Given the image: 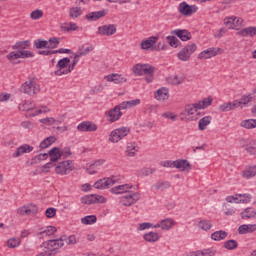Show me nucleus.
<instances>
[{"label": "nucleus", "mask_w": 256, "mask_h": 256, "mask_svg": "<svg viewBox=\"0 0 256 256\" xmlns=\"http://www.w3.org/2000/svg\"><path fill=\"white\" fill-rule=\"evenodd\" d=\"M129 189H133V185H118L111 188L110 193H113L114 195H122V193H127L120 198V203H122L124 207H131V205H135V203L141 199V194L139 192H129Z\"/></svg>", "instance_id": "f257e3e1"}, {"label": "nucleus", "mask_w": 256, "mask_h": 256, "mask_svg": "<svg viewBox=\"0 0 256 256\" xmlns=\"http://www.w3.org/2000/svg\"><path fill=\"white\" fill-rule=\"evenodd\" d=\"M30 57H35V53L28 50H18V52L12 51L6 56L12 65H19V63H23L21 60L15 61L16 59H29Z\"/></svg>", "instance_id": "f03ea898"}, {"label": "nucleus", "mask_w": 256, "mask_h": 256, "mask_svg": "<svg viewBox=\"0 0 256 256\" xmlns=\"http://www.w3.org/2000/svg\"><path fill=\"white\" fill-rule=\"evenodd\" d=\"M20 91L26 95H35L40 91L39 84L33 79L28 80L21 85Z\"/></svg>", "instance_id": "7ed1b4c3"}, {"label": "nucleus", "mask_w": 256, "mask_h": 256, "mask_svg": "<svg viewBox=\"0 0 256 256\" xmlns=\"http://www.w3.org/2000/svg\"><path fill=\"white\" fill-rule=\"evenodd\" d=\"M128 133H131V129H129V127L117 128L111 132L109 141H111V143H119L121 139L127 137Z\"/></svg>", "instance_id": "20e7f679"}, {"label": "nucleus", "mask_w": 256, "mask_h": 256, "mask_svg": "<svg viewBox=\"0 0 256 256\" xmlns=\"http://www.w3.org/2000/svg\"><path fill=\"white\" fill-rule=\"evenodd\" d=\"M75 169V166L73 165L72 160H66L59 162L57 166L55 167V173L57 175H69L71 171Z\"/></svg>", "instance_id": "39448f33"}, {"label": "nucleus", "mask_w": 256, "mask_h": 256, "mask_svg": "<svg viewBox=\"0 0 256 256\" xmlns=\"http://www.w3.org/2000/svg\"><path fill=\"white\" fill-rule=\"evenodd\" d=\"M195 51H197V44L193 43L182 48L181 51L178 52L177 57L180 61H189Z\"/></svg>", "instance_id": "423d86ee"}, {"label": "nucleus", "mask_w": 256, "mask_h": 256, "mask_svg": "<svg viewBox=\"0 0 256 256\" xmlns=\"http://www.w3.org/2000/svg\"><path fill=\"white\" fill-rule=\"evenodd\" d=\"M199 8L195 5H189L187 2H182L178 6V12L184 17H191L193 13H197Z\"/></svg>", "instance_id": "0eeeda50"}, {"label": "nucleus", "mask_w": 256, "mask_h": 256, "mask_svg": "<svg viewBox=\"0 0 256 256\" xmlns=\"http://www.w3.org/2000/svg\"><path fill=\"white\" fill-rule=\"evenodd\" d=\"M97 35H101V37H111V35H115L117 33V25L115 24H105L98 27Z\"/></svg>", "instance_id": "6e6552de"}, {"label": "nucleus", "mask_w": 256, "mask_h": 256, "mask_svg": "<svg viewBox=\"0 0 256 256\" xmlns=\"http://www.w3.org/2000/svg\"><path fill=\"white\" fill-rule=\"evenodd\" d=\"M115 177L112 176V178H102V179H99L98 181H96L94 183V188L95 189H100V190H103V189H109V187L115 185V183H117V180H114Z\"/></svg>", "instance_id": "1a4fd4ad"}, {"label": "nucleus", "mask_w": 256, "mask_h": 256, "mask_svg": "<svg viewBox=\"0 0 256 256\" xmlns=\"http://www.w3.org/2000/svg\"><path fill=\"white\" fill-rule=\"evenodd\" d=\"M77 129L81 133H93L94 131H97L98 126L91 121H83L77 126Z\"/></svg>", "instance_id": "9d476101"}, {"label": "nucleus", "mask_w": 256, "mask_h": 256, "mask_svg": "<svg viewBox=\"0 0 256 256\" xmlns=\"http://www.w3.org/2000/svg\"><path fill=\"white\" fill-rule=\"evenodd\" d=\"M79 57H81L79 54H74V59L72 61V63L68 66L67 70L61 71V70H56L54 72V75H56V77H61V75H67L69 73H71V71H73L76 67V65L79 63Z\"/></svg>", "instance_id": "9b49d317"}, {"label": "nucleus", "mask_w": 256, "mask_h": 256, "mask_svg": "<svg viewBox=\"0 0 256 256\" xmlns=\"http://www.w3.org/2000/svg\"><path fill=\"white\" fill-rule=\"evenodd\" d=\"M158 40L159 37L157 36H151L147 38L146 40L141 42V49H143L144 51H149V49H151V51H154V47Z\"/></svg>", "instance_id": "f8f14e48"}, {"label": "nucleus", "mask_w": 256, "mask_h": 256, "mask_svg": "<svg viewBox=\"0 0 256 256\" xmlns=\"http://www.w3.org/2000/svg\"><path fill=\"white\" fill-rule=\"evenodd\" d=\"M219 51L221 48H208L198 55V59H211V57L219 55Z\"/></svg>", "instance_id": "ddd939ff"}, {"label": "nucleus", "mask_w": 256, "mask_h": 256, "mask_svg": "<svg viewBox=\"0 0 256 256\" xmlns=\"http://www.w3.org/2000/svg\"><path fill=\"white\" fill-rule=\"evenodd\" d=\"M116 106L108 111V121L110 123H115V121H119L121 117L123 116V112L118 110Z\"/></svg>", "instance_id": "4468645a"}, {"label": "nucleus", "mask_w": 256, "mask_h": 256, "mask_svg": "<svg viewBox=\"0 0 256 256\" xmlns=\"http://www.w3.org/2000/svg\"><path fill=\"white\" fill-rule=\"evenodd\" d=\"M154 97L157 101H167V99H169V88L162 87L158 89L155 92Z\"/></svg>", "instance_id": "2eb2a0df"}, {"label": "nucleus", "mask_w": 256, "mask_h": 256, "mask_svg": "<svg viewBox=\"0 0 256 256\" xmlns=\"http://www.w3.org/2000/svg\"><path fill=\"white\" fill-rule=\"evenodd\" d=\"M175 169H179V171H187L191 170V163L187 159H178L176 160Z\"/></svg>", "instance_id": "dca6fc26"}, {"label": "nucleus", "mask_w": 256, "mask_h": 256, "mask_svg": "<svg viewBox=\"0 0 256 256\" xmlns=\"http://www.w3.org/2000/svg\"><path fill=\"white\" fill-rule=\"evenodd\" d=\"M172 33L176 35V37H178V39H180L181 41H191L192 35L189 30L176 29Z\"/></svg>", "instance_id": "f3484780"}, {"label": "nucleus", "mask_w": 256, "mask_h": 256, "mask_svg": "<svg viewBox=\"0 0 256 256\" xmlns=\"http://www.w3.org/2000/svg\"><path fill=\"white\" fill-rule=\"evenodd\" d=\"M33 151V146L29 144H24L19 146L15 152L13 153L12 157H21V155H25V153H31Z\"/></svg>", "instance_id": "a211bd4d"}, {"label": "nucleus", "mask_w": 256, "mask_h": 256, "mask_svg": "<svg viewBox=\"0 0 256 256\" xmlns=\"http://www.w3.org/2000/svg\"><path fill=\"white\" fill-rule=\"evenodd\" d=\"M105 79L109 82H113L116 85H119L120 83H127V78L123 77L121 74H109L108 76H105Z\"/></svg>", "instance_id": "6ab92c4d"}, {"label": "nucleus", "mask_w": 256, "mask_h": 256, "mask_svg": "<svg viewBox=\"0 0 256 256\" xmlns=\"http://www.w3.org/2000/svg\"><path fill=\"white\" fill-rule=\"evenodd\" d=\"M105 15H107V10L90 12L86 15V19L87 21H99V19H102V17H105Z\"/></svg>", "instance_id": "aec40b11"}, {"label": "nucleus", "mask_w": 256, "mask_h": 256, "mask_svg": "<svg viewBox=\"0 0 256 256\" xmlns=\"http://www.w3.org/2000/svg\"><path fill=\"white\" fill-rule=\"evenodd\" d=\"M237 35L240 37H255L256 36V26H249L246 28H243L239 32H237Z\"/></svg>", "instance_id": "412c9836"}, {"label": "nucleus", "mask_w": 256, "mask_h": 256, "mask_svg": "<svg viewBox=\"0 0 256 256\" xmlns=\"http://www.w3.org/2000/svg\"><path fill=\"white\" fill-rule=\"evenodd\" d=\"M48 156L50 157V161L52 163H57L59 159H61V149L59 147H53L49 150Z\"/></svg>", "instance_id": "4be33fe9"}, {"label": "nucleus", "mask_w": 256, "mask_h": 256, "mask_svg": "<svg viewBox=\"0 0 256 256\" xmlns=\"http://www.w3.org/2000/svg\"><path fill=\"white\" fill-rule=\"evenodd\" d=\"M55 233H57V228L55 226H47L46 229H40L38 237L42 239V237H49L51 235H55Z\"/></svg>", "instance_id": "5701e85b"}, {"label": "nucleus", "mask_w": 256, "mask_h": 256, "mask_svg": "<svg viewBox=\"0 0 256 256\" xmlns=\"http://www.w3.org/2000/svg\"><path fill=\"white\" fill-rule=\"evenodd\" d=\"M241 219H256V210L248 207L240 213Z\"/></svg>", "instance_id": "b1692460"}, {"label": "nucleus", "mask_w": 256, "mask_h": 256, "mask_svg": "<svg viewBox=\"0 0 256 256\" xmlns=\"http://www.w3.org/2000/svg\"><path fill=\"white\" fill-rule=\"evenodd\" d=\"M251 194H236L234 196V203H251Z\"/></svg>", "instance_id": "393cba45"}, {"label": "nucleus", "mask_w": 256, "mask_h": 256, "mask_svg": "<svg viewBox=\"0 0 256 256\" xmlns=\"http://www.w3.org/2000/svg\"><path fill=\"white\" fill-rule=\"evenodd\" d=\"M229 235V233H227L224 230H219V231H215L214 233L211 234V239L213 241H223L225 239H227V236Z\"/></svg>", "instance_id": "a878e982"}, {"label": "nucleus", "mask_w": 256, "mask_h": 256, "mask_svg": "<svg viewBox=\"0 0 256 256\" xmlns=\"http://www.w3.org/2000/svg\"><path fill=\"white\" fill-rule=\"evenodd\" d=\"M212 119L213 118L211 116H205L202 119H200L198 121V129H199V131H205V129H207V125L211 124Z\"/></svg>", "instance_id": "bb28decb"}, {"label": "nucleus", "mask_w": 256, "mask_h": 256, "mask_svg": "<svg viewBox=\"0 0 256 256\" xmlns=\"http://www.w3.org/2000/svg\"><path fill=\"white\" fill-rule=\"evenodd\" d=\"M143 239L148 243H157V240L159 239V233L153 231L148 232L143 235Z\"/></svg>", "instance_id": "cd10ccee"}, {"label": "nucleus", "mask_w": 256, "mask_h": 256, "mask_svg": "<svg viewBox=\"0 0 256 256\" xmlns=\"http://www.w3.org/2000/svg\"><path fill=\"white\" fill-rule=\"evenodd\" d=\"M245 150L250 155H256V141L255 140H247L245 144Z\"/></svg>", "instance_id": "c85d7f7f"}, {"label": "nucleus", "mask_w": 256, "mask_h": 256, "mask_svg": "<svg viewBox=\"0 0 256 256\" xmlns=\"http://www.w3.org/2000/svg\"><path fill=\"white\" fill-rule=\"evenodd\" d=\"M156 191H165V189H169L171 187V182L169 181H159L152 186Z\"/></svg>", "instance_id": "c756f323"}, {"label": "nucleus", "mask_w": 256, "mask_h": 256, "mask_svg": "<svg viewBox=\"0 0 256 256\" xmlns=\"http://www.w3.org/2000/svg\"><path fill=\"white\" fill-rule=\"evenodd\" d=\"M31 46L30 40L25 41H18L14 46H12V49H18L19 51H24V49H28V47Z\"/></svg>", "instance_id": "7c9ffc66"}, {"label": "nucleus", "mask_w": 256, "mask_h": 256, "mask_svg": "<svg viewBox=\"0 0 256 256\" xmlns=\"http://www.w3.org/2000/svg\"><path fill=\"white\" fill-rule=\"evenodd\" d=\"M57 141V138L55 136H49L45 138L41 143H40V149H47V147H51L52 143H55Z\"/></svg>", "instance_id": "2f4dec72"}, {"label": "nucleus", "mask_w": 256, "mask_h": 256, "mask_svg": "<svg viewBox=\"0 0 256 256\" xmlns=\"http://www.w3.org/2000/svg\"><path fill=\"white\" fill-rule=\"evenodd\" d=\"M69 63H71V58L64 57L57 62L56 67L58 71H63V69L69 67Z\"/></svg>", "instance_id": "473e14b6"}, {"label": "nucleus", "mask_w": 256, "mask_h": 256, "mask_svg": "<svg viewBox=\"0 0 256 256\" xmlns=\"http://www.w3.org/2000/svg\"><path fill=\"white\" fill-rule=\"evenodd\" d=\"M35 49H49L48 40L36 39L33 43Z\"/></svg>", "instance_id": "72a5a7b5"}, {"label": "nucleus", "mask_w": 256, "mask_h": 256, "mask_svg": "<svg viewBox=\"0 0 256 256\" xmlns=\"http://www.w3.org/2000/svg\"><path fill=\"white\" fill-rule=\"evenodd\" d=\"M60 28L61 31H66L67 33H70V31H77L78 26L77 23L69 22L62 24Z\"/></svg>", "instance_id": "f704fd0d"}, {"label": "nucleus", "mask_w": 256, "mask_h": 256, "mask_svg": "<svg viewBox=\"0 0 256 256\" xmlns=\"http://www.w3.org/2000/svg\"><path fill=\"white\" fill-rule=\"evenodd\" d=\"M81 15H83V10L81 7L70 8L69 17H71V19H78V17H81Z\"/></svg>", "instance_id": "c9c22d12"}, {"label": "nucleus", "mask_w": 256, "mask_h": 256, "mask_svg": "<svg viewBox=\"0 0 256 256\" xmlns=\"http://www.w3.org/2000/svg\"><path fill=\"white\" fill-rule=\"evenodd\" d=\"M223 247L228 251H235L239 247V243H237V240H228L224 242Z\"/></svg>", "instance_id": "e433bc0d"}, {"label": "nucleus", "mask_w": 256, "mask_h": 256, "mask_svg": "<svg viewBox=\"0 0 256 256\" xmlns=\"http://www.w3.org/2000/svg\"><path fill=\"white\" fill-rule=\"evenodd\" d=\"M198 227L202 229V231H209L213 227V224L210 220L203 219L198 222Z\"/></svg>", "instance_id": "4c0bfd02"}, {"label": "nucleus", "mask_w": 256, "mask_h": 256, "mask_svg": "<svg viewBox=\"0 0 256 256\" xmlns=\"http://www.w3.org/2000/svg\"><path fill=\"white\" fill-rule=\"evenodd\" d=\"M82 225H93L97 223V216L95 215H88L81 219Z\"/></svg>", "instance_id": "58836bf2"}, {"label": "nucleus", "mask_w": 256, "mask_h": 256, "mask_svg": "<svg viewBox=\"0 0 256 256\" xmlns=\"http://www.w3.org/2000/svg\"><path fill=\"white\" fill-rule=\"evenodd\" d=\"M244 129H256V119L244 120L240 123Z\"/></svg>", "instance_id": "ea45409f"}, {"label": "nucleus", "mask_w": 256, "mask_h": 256, "mask_svg": "<svg viewBox=\"0 0 256 256\" xmlns=\"http://www.w3.org/2000/svg\"><path fill=\"white\" fill-rule=\"evenodd\" d=\"M161 223V229H163V231H169V229H171L173 227V219L171 218H166L164 220L160 221Z\"/></svg>", "instance_id": "a19ab883"}, {"label": "nucleus", "mask_w": 256, "mask_h": 256, "mask_svg": "<svg viewBox=\"0 0 256 256\" xmlns=\"http://www.w3.org/2000/svg\"><path fill=\"white\" fill-rule=\"evenodd\" d=\"M83 205H95V194L86 195L81 198Z\"/></svg>", "instance_id": "79ce46f5"}, {"label": "nucleus", "mask_w": 256, "mask_h": 256, "mask_svg": "<svg viewBox=\"0 0 256 256\" xmlns=\"http://www.w3.org/2000/svg\"><path fill=\"white\" fill-rule=\"evenodd\" d=\"M59 43H61V38L52 37L48 40V49H57L59 47Z\"/></svg>", "instance_id": "37998d69"}, {"label": "nucleus", "mask_w": 256, "mask_h": 256, "mask_svg": "<svg viewBox=\"0 0 256 256\" xmlns=\"http://www.w3.org/2000/svg\"><path fill=\"white\" fill-rule=\"evenodd\" d=\"M137 151H139V147L135 144H130L127 146L126 155H128V157H135V153H137Z\"/></svg>", "instance_id": "c03bdc74"}, {"label": "nucleus", "mask_w": 256, "mask_h": 256, "mask_svg": "<svg viewBox=\"0 0 256 256\" xmlns=\"http://www.w3.org/2000/svg\"><path fill=\"white\" fill-rule=\"evenodd\" d=\"M253 101V96H251V94L248 95H242L241 98L238 100V102L240 103V107L242 105L247 106L249 105V103H251Z\"/></svg>", "instance_id": "a18cd8bd"}, {"label": "nucleus", "mask_w": 256, "mask_h": 256, "mask_svg": "<svg viewBox=\"0 0 256 256\" xmlns=\"http://www.w3.org/2000/svg\"><path fill=\"white\" fill-rule=\"evenodd\" d=\"M170 47H174L175 49H177V47H179V45H181V41H179V39H177V37L175 36H167L166 37Z\"/></svg>", "instance_id": "49530a36"}, {"label": "nucleus", "mask_w": 256, "mask_h": 256, "mask_svg": "<svg viewBox=\"0 0 256 256\" xmlns=\"http://www.w3.org/2000/svg\"><path fill=\"white\" fill-rule=\"evenodd\" d=\"M7 245L10 249H15V247H19L21 245V239L20 238H10L7 241Z\"/></svg>", "instance_id": "de8ad7c7"}, {"label": "nucleus", "mask_w": 256, "mask_h": 256, "mask_svg": "<svg viewBox=\"0 0 256 256\" xmlns=\"http://www.w3.org/2000/svg\"><path fill=\"white\" fill-rule=\"evenodd\" d=\"M235 21H237V17H227L224 18V25L228 27V29H234Z\"/></svg>", "instance_id": "09e8293b"}, {"label": "nucleus", "mask_w": 256, "mask_h": 256, "mask_svg": "<svg viewBox=\"0 0 256 256\" xmlns=\"http://www.w3.org/2000/svg\"><path fill=\"white\" fill-rule=\"evenodd\" d=\"M256 175V165L251 167L249 170H245L243 172V177L245 179H251V177H255Z\"/></svg>", "instance_id": "8fccbe9b"}, {"label": "nucleus", "mask_w": 256, "mask_h": 256, "mask_svg": "<svg viewBox=\"0 0 256 256\" xmlns=\"http://www.w3.org/2000/svg\"><path fill=\"white\" fill-rule=\"evenodd\" d=\"M91 51H93V46L82 45L80 47L79 56L80 57H85V55H89V53H91Z\"/></svg>", "instance_id": "3c124183"}, {"label": "nucleus", "mask_w": 256, "mask_h": 256, "mask_svg": "<svg viewBox=\"0 0 256 256\" xmlns=\"http://www.w3.org/2000/svg\"><path fill=\"white\" fill-rule=\"evenodd\" d=\"M48 157H49V153H40L36 155L34 158H32V164L45 161L46 159H48Z\"/></svg>", "instance_id": "603ef678"}, {"label": "nucleus", "mask_w": 256, "mask_h": 256, "mask_svg": "<svg viewBox=\"0 0 256 256\" xmlns=\"http://www.w3.org/2000/svg\"><path fill=\"white\" fill-rule=\"evenodd\" d=\"M251 232H253V230L249 228V225L247 224H243L238 228L239 235H247V233H251Z\"/></svg>", "instance_id": "864d4df0"}, {"label": "nucleus", "mask_w": 256, "mask_h": 256, "mask_svg": "<svg viewBox=\"0 0 256 256\" xmlns=\"http://www.w3.org/2000/svg\"><path fill=\"white\" fill-rule=\"evenodd\" d=\"M145 64H136L133 67V73L134 75H138V77H141V75H143V69H144Z\"/></svg>", "instance_id": "5fc2aeb1"}, {"label": "nucleus", "mask_w": 256, "mask_h": 256, "mask_svg": "<svg viewBox=\"0 0 256 256\" xmlns=\"http://www.w3.org/2000/svg\"><path fill=\"white\" fill-rule=\"evenodd\" d=\"M19 111H32L33 107L31 106V102L24 101L22 104L18 106Z\"/></svg>", "instance_id": "6e6d98bb"}, {"label": "nucleus", "mask_w": 256, "mask_h": 256, "mask_svg": "<svg viewBox=\"0 0 256 256\" xmlns=\"http://www.w3.org/2000/svg\"><path fill=\"white\" fill-rule=\"evenodd\" d=\"M218 111L221 113H227L229 111H233L231 108V102L223 103L218 107Z\"/></svg>", "instance_id": "4d7b16f0"}, {"label": "nucleus", "mask_w": 256, "mask_h": 256, "mask_svg": "<svg viewBox=\"0 0 256 256\" xmlns=\"http://www.w3.org/2000/svg\"><path fill=\"white\" fill-rule=\"evenodd\" d=\"M30 17L34 21H37L38 19H41V17H43V10L36 9V10L32 11L31 14H30Z\"/></svg>", "instance_id": "13d9d810"}, {"label": "nucleus", "mask_w": 256, "mask_h": 256, "mask_svg": "<svg viewBox=\"0 0 256 256\" xmlns=\"http://www.w3.org/2000/svg\"><path fill=\"white\" fill-rule=\"evenodd\" d=\"M26 209L28 211V215H37L39 208L35 204H28L26 205Z\"/></svg>", "instance_id": "bf43d9fd"}, {"label": "nucleus", "mask_w": 256, "mask_h": 256, "mask_svg": "<svg viewBox=\"0 0 256 256\" xmlns=\"http://www.w3.org/2000/svg\"><path fill=\"white\" fill-rule=\"evenodd\" d=\"M62 237H64L63 241L66 242V245L77 244V238L75 237V235H70L69 237L63 235Z\"/></svg>", "instance_id": "052dcab7"}, {"label": "nucleus", "mask_w": 256, "mask_h": 256, "mask_svg": "<svg viewBox=\"0 0 256 256\" xmlns=\"http://www.w3.org/2000/svg\"><path fill=\"white\" fill-rule=\"evenodd\" d=\"M105 163V159H98L94 161V163L90 164L89 168H87V171H91V169H97V167H101Z\"/></svg>", "instance_id": "680f3d73"}, {"label": "nucleus", "mask_w": 256, "mask_h": 256, "mask_svg": "<svg viewBox=\"0 0 256 256\" xmlns=\"http://www.w3.org/2000/svg\"><path fill=\"white\" fill-rule=\"evenodd\" d=\"M45 215L47 217V219H53V217H55V215H57V209L50 207L47 208L45 211Z\"/></svg>", "instance_id": "e2e57ef3"}, {"label": "nucleus", "mask_w": 256, "mask_h": 256, "mask_svg": "<svg viewBox=\"0 0 256 256\" xmlns=\"http://www.w3.org/2000/svg\"><path fill=\"white\" fill-rule=\"evenodd\" d=\"M155 73V67L145 64V67L143 69V75H154Z\"/></svg>", "instance_id": "0e129e2a"}, {"label": "nucleus", "mask_w": 256, "mask_h": 256, "mask_svg": "<svg viewBox=\"0 0 256 256\" xmlns=\"http://www.w3.org/2000/svg\"><path fill=\"white\" fill-rule=\"evenodd\" d=\"M197 111L195 110L194 106L192 104H188L185 107L184 113H181V115H185V113H187V115H195Z\"/></svg>", "instance_id": "69168bd1"}, {"label": "nucleus", "mask_w": 256, "mask_h": 256, "mask_svg": "<svg viewBox=\"0 0 256 256\" xmlns=\"http://www.w3.org/2000/svg\"><path fill=\"white\" fill-rule=\"evenodd\" d=\"M199 252L201 253V256H213V255H215V253H217V251H215L211 248L199 250Z\"/></svg>", "instance_id": "338daca9"}, {"label": "nucleus", "mask_w": 256, "mask_h": 256, "mask_svg": "<svg viewBox=\"0 0 256 256\" xmlns=\"http://www.w3.org/2000/svg\"><path fill=\"white\" fill-rule=\"evenodd\" d=\"M95 203H107V198L101 195L94 194V204Z\"/></svg>", "instance_id": "774afa93"}]
</instances>
